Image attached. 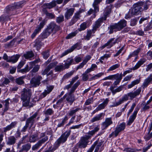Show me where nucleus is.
<instances>
[{
  "mask_svg": "<svg viewBox=\"0 0 152 152\" xmlns=\"http://www.w3.org/2000/svg\"><path fill=\"white\" fill-rule=\"evenodd\" d=\"M109 102V100L108 99H106L102 103L98 105V107H96L97 110L99 111L104 109L107 104Z\"/></svg>",
  "mask_w": 152,
  "mask_h": 152,
  "instance_id": "aec40b11",
  "label": "nucleus"
},
{
  "mask_svg": "<svg viewBox=\"0 0 152 152\" xmlns=\"http://www.w3.org/2000/svg\"><path fill=\"white\" fill-rule=\"evenodd\" d=\"M141 91V88H139L134 92L132 91L127 93L130 98V99H132L137 96L139 95Z\"/></svg>",
  "mask_w": 152,
  "mask_h": 152,
  "instance_id": "2eb2a0df",
  "label": "nucleus"
},
{
  "mask_svg": "<svg viewBox=\"0 0 152 152\" xmlns=\"http://www.w3.org/2000/svg\"><path fill=\"white\" fill-rule=\"evenodd\" d=\"M64 20V17L63 15H61L57 17L56 19V22L58 23H60Z\"/></svg>",
  "mask_w": 152,
  "mask_h": 152,
  "instance_id": "13d9d810",
  "label": "nucleus"
},
{
  "mask_svg": "<svg viewBox=\"0 0 152 152\" xmlns=\"http://www.w3.org/2000/svg\"><path fill=\"white\" fill-rule=\"evenodd\" d=\"M73 61V59L72 58H69L66 60L64 61L65 62L64 66L66 69H68L71 65Z\"/></svg>",
  "mask_w": 152,
  "mask_h": 152,
  "instance_id": "c9c22d12",
  "label": "nucleus"
},
{
  "mask_svg": "<svg viewBox=\"0 0 152 152\" xmlns=\"http://www.w3.org/2000/svg\"><path fill=\"white\" fill-rule=\"evenodd\" d=\"M127 22L126 20L123 19L121 20L118 23L111 26H110L109 33L110 34L112 33L114 31H120L126 25Z\"/></svg>",
  "mask_w": 152,
  "mask_h": 152,
  "instance_id": "7ed1b4c3",
  "label": "nucleus"
},
{
  "mask_svg": "<svg viewBox=\"0 0 152 152\" xmlns=\"http://www.w3.org/2000/svg\"><path fill=\"white\" fill-rule=\"evenodd\" d=\"M37 113H35L33 115L27 119L26 124L28 126L29 124H31L30 127H31L33 125L34 121V118L37 116Z\"/></svg>",
  "mask_w": 152,
  "mask_h": 152,
  "instance_id": "412c9836",
  "label": "nucleus"
},
{
  "mask_svg": "<svg viewBox=\"0 0 152 152\" xmlns=\"http://www.w3.org/2000/svg\"><path fill=\"white\" fill-rule=\"evenodd\" d=\"M121 80L115 81L113 85L110 87V90L111 91L113 95H114L117 92H119L123 89L124 87L123 86H120L115 89H114L115 88L117 87V85L119 84Z\"/></svg>",
  "mask_w": 152,
  "mask_h": 152,
  "instance_id": "39448f33",
  "label": "nucleus"
},
{
  "mask_svg": "<svg viewBox=\"0 0 152 152\" xmlns=\"http://www.w3.org/2000/svg\"><path fill=\"white\" fill-rule=\"evenodd\" d=\"M120 66L118 64H116L110 66L107 70L108 72L112 71L118 68Z\"/></svg>",
  "mask_w": 152,
  "mask_h": 152,
  "instance_id": "864d4df0",
  "label": "nucleus"
},
{
  "mask_svg": "<svg viewBox=\"0 0 152 152\" xmlns=\"http://www.w3.org/2000/svg\"><path fill=\"white\" fill-rule=\"evenodd\" d=\"M56 5V2L53 1L49 3L44 4L43 5V7L45 9L48 8L50 9L55 6Z\"/></svg>",
  "mask_w": 152,
  "mask_h": 152,
  "instance_id": "c85d7f7f",
  "label": "nucleus"
},
{
  "mask_svg": "<svg viewBox=\"0 0 152 152\" xmlns=\"http://www.w3.org/2000/svg\"><path fill=\"white\" fill-rule=\"evenodd\" d=\"M117 39H115L114 38H112L107 42H109V46L110 48L112 47L117 42Z\"/></svg>",
  "mask_w": 152,
  "mask_h": 152,
  "instance_id": "603ef678",
  "label": "nucleus"
},
{
  "mask_svg": "<svg viewBox=\"0 0 152 152\" xmlns=\"http://www.w3.org/2000/svg\"><path fill=\"white\" fill-rule=\"evenodd\" d=\"M104 20L103 17L99 19L96 22L95 24L93 27V28L96 31V29L100 26V23Z\"/></svg>",
  "mask_w": 152,
  "mask_h": 152,
  "instance_id": "f704fd0d",
  "label": "nucleus"
},
{
  "mask_svg": "<svg viewBox=\"0 0 152 152\" xmlns=\"http://www.w3.org/2000/svg\"><path fill=\"white\" fill-rule=\"evenodd\" d=\"M93 102V98L91 97L88 99L87 100H86L85 103V104L86 105H88Z\"/></svg>",
  "mask_w": 152,
  "mask_h": 152,
  "instance_id": "680f3d73",
  "label": "nucleus"
},
{
  "mask_svg": "<svg viewBox=\"0 0 152 152\" xmlns=\"http://www.w3.org/2000/svg\"><path fill=\"white\" fill-rule=\"evenodd\" d=\"M123 77L122 73L120 74L117 73L115 74L109 75L107 77H106L103 79V80H115V81L119 80H121Z\"/></svg>",
  "mask_w": 152,
  "mask_h": 152,
  "instance_id": "0eeeda50",
  "label": "nucleus"
},
{
  "mask_svg": "<svg viewBox=\"0 0 152 152\" xmlns=\"http://www.w3.org/2000/svg\"><path fill=\"white\" fill-rule=\"evenodd\" d=\"M34 56V55L32 51L27 52L23 55V56L26 59L30 58Z\"/></svg>",
  "mask_w": 152,
  "mask_h": 152,
  "instance_id": "ea45409f",
  "label": "nucleus"
},
{
  "mask_svg": "<svg viewBox=\"0 0 152 152\" xmlns=\"http://www.w3.org/2000/svg\"><path fill=\"white\" fill-rule=\"evenodd\" d=\"M140 80L137 79L132 81L131 83L128 85V88H130L132 87L135 85L138 84L140 83Z\"/></svg>",
  "mask_w": 152,
  "mask_h": 152,
  "instance_id": "79ce46f5",
  "label": "nucleus"
},
{
  "mask_svg": "<svg viewBox=\"0 0 152 152\" xmlns=\"http://www.w3.org/2000/svg\"><path fill=\"white\" fill-rule=\"evenodd\" d=\"M52 32L51 30L50 29L48 26L46 30L42 33V37L43 38H47Z\"/></svg>",
  "mask_w": 152,
  "mask_h": 152,
  "instance_id": "4c0bfd02",
  "label": "nucleus"
},
{
  "mask_svg": "<svg viewBox=\"0 0 152 152\" xmlns=\"http://www.w3.org/2000/svg\"><path fill=\"white\" fill-rule=\"evenodd\" d=\"M80 108L79 107H77L75 109L71 110L69 113V115L72 116L75 114L78 111L80 110Z\"/></svg>",
  "mask_w": 152,
  "mask_h": 152,
  "instance_id": "de8ad7c7",
  "label": "nucleus"
},
{
  "mask_svg": "<svg viewBox=\"0 0 152 152\" xmlns=\"http://www.w3.org/2000/svg\"><path fill=\"white\" fill-rule=\"evenodd\" d=\"M16 139L14 136H10L8 137L6 143L8 145H13L16 142Z\"/></svg>",
  "mask_w": 152,
  "mask_h": 152,
  "instance_id": "cd10ccee",
  "label": "nucleus"
},
{
  "mask_svg": "<svg viewBox=\"0 0 152 152\" xmlns=\"http://www.w3.org/2000/svg\"><path fill=\"white\" fill-rule=\"evenodd\" d=\"M42 79V77L39 76L34 77L30 81L31 85L33 87L39 86L40 83V80Z\"/></svg>",
  "mask_w": 152,
  "mask_h": 152,
  "instance_id": "6e6552de",
  "label": "nucleus"
},
{
  "mask_svg": "<svg viewBox=\"0 0 152 152\" xmlns=\"http://www.w3.org/2000/svg\"><path fill=\"white\" fill-rule=\"evenodd\" d=\"M66 99L68 102L70 103L71 104L75 101V98L73 94H68L66 97Z\"/></svg>",
  "mask_w": 152,
  "mask_h": 152,
  "instance_id": "72a5a7b5",
  "label": "nucleus"
},
{
  "mask_svg": "<svg viewBox=\"0 0 152 152\" xmlns=\"http://www.w3.org/2000/svg\"><path fill=\"white\" fill-rule=\"evenodd\" d=\"M77 49H80L79 44L78 43H77L72 46L70 48L67 50L63 53L61 55V56L62 57L69 53L72 52L75 48H77Z\"/></svg>",
  "mask_w": 152,
  "mask_h": 152,
  "instance_id": "ddd939ff",
  "label": "nucleus"
},
{
  "mask_svg": "<svg viewBox=\"0 0 152 152\" xmlns=\"http://www.w3.org/2000/svg\"><path fill=\"white\" fill-rule=\"evenodd\" d=\"M75 11V9L74 8H70L67 10L65 14V18L68 20L69 19L70 17L72 15Z\"/></svg>",
  "mask_w": 152,
  "mask_h": 152,
  "instance_id": "393cba45",
  "label": "nucleus"
},
{
  "mask_svg": "<svg viewBox=\"0 0 152 152\" xmlns=\"http://www.w3.org/2000/svg\"><path fill=\"white\" fill-rule=\"evenodd\" d=\"M42 55L43 58L45 59H47L49 56V54L48 51H45L43 52L42 53Z\"/></svg>",
  "mask_w": 152,
  "mask_h": 152,
  "instance_id": "338daca9",
  "label": "nucleus"
},
{
  "mask_svg": "<svg viewBox=\"0 0 152 152\" xmlns=\"http://www.w3.org/2000/svg\"><path fill=\"white\" fill-rule=\"evenodd\" d=\"M71 131L69 130L66 131L58 138L55 142L53 146H51L50 150L51 152H53L56 149L61 143H63L66 140L67 138L70 134Z\"/></svg>",
  "mask_w": 152,
  "mask_h": 152,
  "instance_id": "f257e3e1",
  "label": "nucleus"
},
{
  "mask_svg": "<svg viewBox=\"0 0 152 152\" xmlns=\"http://www.w3.org/2000/svg\"><path fill=\"white\" fill-rule=\"evenodd\" d=\"M140 49H138L134 51L132 53L130 54L128 57L127 59H128L130 58L132 56H135L137 55L139 53V52L140 51Z\"/></svg>",
  "mask_w": 152,
  "mask_h": 152,
  "instance_id": "6e6d98bb",
  "label": "nucleus"
},
{
  "mask_svg": "<svg viewBox=\"0 0 152 152\" xmlns=\"http://www.w3.org/2000/svg\"><path fill=\"white\" fill-rule=\"evenodd\" d=\"M17 123V122L16 121L12 122L10 124L8 125L6 127L4 128V132H6L7 131H9L13 128L15 127Z\"/></svg>",
  "mask_w": 152,
  "mask_h": 152,
  "instance_id": "bb28decb",
  "label": "nucleus"
},
{
  "mask_svg": "<svg viewBox=\"0 0 152 152\" xmlns=\"http://www.w3.org/2000/svg\"><path fill=\"white\" fill-rule=\"evenodd\" d=\"M66 68L62 65L57 66L55 68V70L57 72H60Z\"/></svg>",
  "mask_w": 152,
  "mask_h": 152,
  "instance_id": "09e8293b",
  "label": "nucleus"
},
{
  "mask_svg": "<svg viewBox=\"0 0 152 152\" xmlns=\"http://www.w3.org/2000/svg\"><path fill=\"white\" fill-rule=\"evenodd\" d=\"M96 31V30L93 28L91 30H88L86 35L85 37V39L87 40H89L92 37L94 36V34Z\"/></svg>",
  "mask_w": 152,
  "mask_h": 152,
  "instance_id": "4be33fe9",
  "label": "nucleus"
},
{
  "mask_svg": "<svg viewBox=\"0 0 152 152\" xmlns=\"http://www.w3.org/2000/svg\"><path fill=\"white\" fill-rule=\"evenodd\" d=\"M104 75V73L103 72H100L99 73L96 75H94V76L92 77L91 78V80H94L96 79H97L98 78L100 77L103 75Z\"/></svg>",
  "mask_w": 152,
  "mask_h": 152,
  "instance_id": "5fc2aeb1",
  "label": "nucleus"
},
{
  "mask_svg": "<svg viewBox=\"0 0 152 152\" xmlns=\"http://www.w3.org/2000/svg\"><path fill=\"white\" fill-rule=\"evenodd\" d=\"M151 137H152V132L151 133H148L144 137V139L145 140L147 141L149 140Z\"/></svg>",
  "mask_w": 152,
  "mask_h": 152,
  "instance_id": "4d7b16f0",
  "label": "nucleus"
},
{
  "mask_svg": "<svg viewBox=\"0 0 152 152\" xmlns=\"http://www.w3.org/2000/svg\"><path fill=\"white\" fill-rule=\"evenodd\" d=\"M121 104V103L120 102L119 100L118 102H115L112 103V104L110 105V107H117L118 105Z\"/></svg>",
  "mask_w": 152,
  "mask_h": 152,
  "instance_id": "0e129e2a",
  "label": "nucleus"
},
{
  "mask_svg": "<svg viewBox=\"0 0 152 152\" xmlns=\"http://www.w3.org/2000/svg\"><path fill=\"white\" fill-rule=\"evenodd\" d=\"M57 64V62H53L50 63L48 66L42 72V74L43 75H45L52 68L54 67Z\"/></svg>",
  "mask_w": 152,
  "mask_h": 152,
  "instance_id": "b1692460",
  "label": "nucleus"
},
{
  "mask_svg": "<svg viewBox=\"0 0 152 152\" xmlns=\"http://www.w3.org/2000/svg\"><path fill=\"white\" fill-rule=\"evenodd\" d=\"M83 76L82 79L84 81H86L88 78V75L84 72L82 75Z\"/></svg>",
  "mask_w": 152,
  "mask_h": 152,
  "instance_id": "e2e57ef3",
  "label": "nucleus"
},
{
  "mask_svg": "<svg viewBox=\"0 0 152 152\" xmlns=\"http://www.w3.org/2000/svg\"><path fill=\"white\" fill-rule=\"evenodd\" d=\"M104 114L102 113L97 115L92 119L91 122V123H93L95 121L99 120L101 119V118L102 116H104Z\"/></svg>",
  "mask_w": 152,
  "mask_h": 152,
  "instance_id": "e433bc0d",
  "label": "nucleus"
},
{
  "mask_svg": "<svg viewBox=\"0 0 152 152\" xmlns=\"http://www.w3.org/2000/svg\"><path fill=\"white\" fill-rule=\"evenodd\" d=\"M53 88V86H49L47 87V90H45L41 95L42 98L45 97L47 94H49Z\"/></svg>",
  "mask_w": 152,
  "mask_h": 152,
  "instance_id": "c756f323",
  "label": "nucleus"
},
{
  "mask_svg": "<svg viewBox=\"0 0 152 152\" xmlns=\"http://www.w3.org/2000/svg\"><path fill=\"white\" fill-rule=\"evenodd\" d=\"M139 110V109H135L133 114L130 116L127 122V125H130L133 122L136 117L137 114Z\"/></svg>",
  "mask_w": 152,
  "mask_h": 152,
  "instance_id": "dca6fc26",
  "label": "nucleus"
},
{
  "mask_svg": "<svg viewBox=\"0 0 152 152\" xmlns=\"http://www.w3.org/2000/svg\"><path fill=\"white\" fill-rule=\"evenodd\" d=\"M99 129V128L96 127L94 128V130L89 131L88 133H86V134L87 135H85L84 137L86 138V139L88 140V139L90 138L96 132L98 131Z\"/></svg>",
  "mask_w": 152,
  "mask_h": 152,
  "instance_id": "a878e982",
  "label": "nucleus"
},
{
  "mask_svg": "<svg viewBox=\"0 0 152 152\" xmlns=\"http://www.w3.org/2000/svg\"><path fill=\"white\" fill-rule=\"evenodd\" d=\"M48 139V137H45L39 140L37 143L32 147V150H35L37 149L43 143L47 141Z\"/></svg>",
  "mask_w": 152,
  "mask_h": 152,
  "instance_id": "4468645a",
  "label": "nucleus"
},
{
  "mask_svg": "<svg viewBox=\"0 0 152 152\" xmlns=\"http://www.w3.org/2000/svg\"><path fill=\"white\" fill-rule=\"evenodd\" d=\"M80 82L79 81H77V82L74 84L73 86L71 88L69 94H72V93L75 91V89L80 84Z\"/></svg>",
  "mask_w": 152,
  "mask_h": 152,
  "instance_id": "58836bf2",
  "label": "nucleus"
},
{
  "mask_svg": "<svg viewBox=\"0 0 152 152\" xmlns=\"http://www.w3.org/2000/svg\"><path fill=\"white\" fill-rule=\"evenodd\" d=\"M142 3H137L133 6V7L129 10V12L125 16V18L127 19L132 17L133 15H137L143 10L142 8L141 7Z\"/></svg>",
  "mask_w": 152,
  "mask_h": 152,
  "instance_id": "f03ea898",
  "label": "nucleus"
},
{
  "mask_svg": "<svg viewBox=\"0 0 152 152\" xmlns=\"http://www.w3.org/2000/svg\"><path fill=\"white\" fill-rule=\"evenodd\" d=\"M31 95V93L30 90L24 88L22 92L21 99L22 100L30 99Z\"/></svg>",
  "mask_w": 152,
  "mask_h": 152,
  "instance_id": "423d86ee",
  "label": "nucleus"
},
{
  "mask_svg": "<svg viewBox=\"0 0 152 152\" xmlns=\"http://www.w3.org/2000/svg\"><path fill=\"white\" fill-rule=\"evenodd\" d=\"M86 23L83 22L82 23L80 26V28H78V30L79 31L85 30L87 28Z\"/></svg>",
  "mask_w": 152,
  "mask_h": 152,
  "instance_id": "3c124183",
  "label": "nucleus"
},
{
  "mask_svg": "<svg viewBox=\"0 0 152 152\" xmlns=\"http://www.w3.org/2000/svg\"><path fill=\"white\" fill-rule=\"evenodd\" d=\"M24 1H22L15 4L7 7L6 8V10L7 13L11 14H14L15 12H12V11H15L16 9H18L22 7V4Z\"/></svg>",
  "mask_w": 152,
  "mask_h": 152,
  "instance_id": "20e7f679",
  "label": "nucleus"
},
{
  "mask_svg": "<svg viewBox=\"0 0 152 152\" xmlns=\"http://www.w3.org/2000/svg\"><path fill=\"white\" fill-rule=\"evenodd\" d=\"M84 12V10H81L77 12L75 14V15L73 17V18L71 20L69 23V25L72 26L78 20L80 19V14Z\"/></svg>",
  "mask_w": 152,
  "mask_h": 152,
  "instance_id": "1a4fd4ad",
  "label": "nucleus"
},
{
  "mask_svg": "<svg viewBox=\"0 0 152 152\" xmlns=\"http://www.w3.org/2000/svg\"><path fill=\"white\" fill-rule=\"evenodd\" d=\"M45 25V21L43 20L42 21V22L40 23L39 25L36 27V29L32 34L31 37L32 38H33L35 37L36 34L40 31L41 28L43 27Z\"/></svg>",
  "mask_w": 152,
  "mask_h": 152,
  "instance_id": "f8f14e48",
  "label": "nucleus"
},
{
  "mask_svg": "<svg viewBox=\"0 0 152 152\" xmlns=\"http://www.w3.org/2000/svg\"><path fill=\"white\" fill-rule=\"evenodd\" d=\"M20 56V55L18 54H16L12 56H9V59L7 60V62L15 63L18 61Z\"/></svg>",
  "mask_w": 152,
  "mask_h": 152,
  "instance_id": "5701e85b",
  "label": "nucleus"
},
{
  "mask_svg": "<svg viewBox=\"0 0 152 152\" xmlns=\"http://www.w3.org/2000/svg\"><path fill=\"white\" fill-rule=\"evenodd\" d=\"M152 83V75L150 74L147 78L145 79L143 83V85L146 87L150 83Z\"/></svg>",
  "mask_w": 152,
  "mask_h": 152,
  "instance_id": "473e14b6",
  "label": "nucleus"
},
{
  "mask_svg": "<svg viewBox=\"0 0 152 152\" xmlns=\"http://www.w3.org/2000/svg\"><path fill=\"white\" fill-rule=\"evenodd\" d=\"M145 61V59H141L138 61L135 66L132 68V69L135 70L138 69L140 66L143 64Z\"/></svg>",
  "mask_w": 152,
  "mask_h": 152,
  "instance_id": "2f4dec72",
  "label": "nucleus"
},
{
  "mask_svg": "<svg viewBox=\"0 0 152 152\" xmlns=\"http://www.w3.org/2000/svg\"><path fill=\"white\" fill-rule=\"evenodd\" d=\"M37 63V62L36 61H34L30 62L29 63L30 66L29 67L28 65H26V66L24 68L20 70V72L22 73L26 72H28L32 68L33 66L35 64Z\"/></svg>",
  "mask_w": 152,
  "mask_h": 152,
  "instance_id": "f3484780",
  "label": "nucleus"
},
{
  "mask_svg": "<svg viewBox=\"0 0 152 152\" xmlns=\"http://www.w3.org/2000/svg\"><path fill=\"white\" fill-rule=\"evenodd\" d=\"M38 138L37 134H35L31 135L29 138V141L31 142H34L37 140Z\"/></svg>",
  "mask_w": 152,
  "mask_h": 152,
  "instance_id": "49530a36",
  "label": "nucleus"
},
{
  "mask_svg": "<svg viewBox=\"0 0 152 152\" xmlns=\"http://www.w3.org/2000/svg\"><path fill=\"white\" fill-rule=\"evenodd\" d=\"M125 128V124L123 123L117 126L115 129L114 132H113L111 135H115V137H116L119 133L121 131L123 130Z\"/></svg>",
  "mask_w": 152,
  "mask_h": 152,
  "instance_id": "9d476101",
  "label": "nucleus"
},
{
  "mask_svg": "<svg viewBox=\"0 0 152 152\" xmlns=\"http://www.w3.org/2000/svg\"><path fill=\"white\" fill-rule=\"evenodd\" d=\"M53 112V111L51 109H48L46 110L45 114L47 115H51Z\"/></svg>",
  "mask_w": 152,
  "mask_h": 152,
  "instance_id": "69168bd1",
  "label": "nucleus"
},
{
  "mask_svg": "<svg viewBox=\"0 0 152 152\" xmlns=\"http://www.w3.org/2000/svg\"><path fill=\"white\" fill-rule=\"evenodd\" d=\"M23 77H21L19 78H17L15 80V82L18 85H21L24 84V82L23 80L24 78Z\"/></svg>",
  "mask_w": 152,
  "mask_h": 152,
  "instance_id": "a18cd8bd",
  "label": "nucleus"
},
{
  "mask_svg": "<svg viewBox=\"0 0 152 152\" xmlns=\"http://www.w3.org/2000/svg\"><path fill=\"white\" fill-rule=\"evenodd\" d=\"M50 29L51 30L52 32L56 33V31L60 29V27L53 22L51 23L48 26Z\"/></svg>",
  "mask_w": 152,
  "mask_h": 152,
  "instance_id": "a211bd4d",
  "label": "nucleus"
},
{
  "mask_svg": "<svg viewBox=\"0 0 152 152\" xmlns=\"http://www.w3.org/2000/svg\"><path fill=\"white\" fill-rule=\"evenodd\" d=\"M111 12V10L110 8L107 7L105 8L104 14V17L103 18L104 20H106L107 16Z\"/></svg>",
  "mask_w": 152,
  "mask_h": 152,
  "instance_id": "37998d69",
  "label": "nucleus"
},
{
  "mask_svg": "<svg viewBox=\"0 0 152 152\" xmlns=\"http://www.w3.org/2000/svg\"><path fill=\"white\" fill-rule=\"evenodd\" d=\"M152 70V63H151L146 66V72H148L149 71H151Z\"/></svg>",
  "mask_w": 152,
  "mask_h": 152,
  "instance_id": "774afa93",
  "label": "nucleus"
},
{
  "mask_svg": "<svg viewBox=\"0 0 152 152\" xmlns=\"http://www.w3.org/2000/svg\"><path fill=\"white\" fill-rule=\"evenodd\" d=\"M113 123L111 118H107L105 119V121L102 123V125L104 129H105Z\"/></svg>",
  "mask_w": 152,
  "mask_h": 152,
  "instance_id": "6ab92c4d",
  "label": "nucleus"
},
{
  "mask_svg": "<svg viewBox=\"0 0 152 152\" xmlns=\"http://www.w3.org/2000/svg\"><path fill=\"white\" fill-rule=\"evenodd\" d=\"M23 101V105L24 107H27L29 105L30 99H26Z\"/></svg>",
  "mask_w": 152,
  "mask_h": 152,
  "instance_id": "052dcab7",
  "label": "nucleus"
},
{
  "mask_svg": "<svg viewBox=\"0 0 152 152\" xmlns=\"http://www.w3.org/2000/svg\"><path fill=\"white\" fill-rule=\"evenodd\" d=\"M31 147L30 144H27L22 146V148L19 151V152H22L23 151H28Z\"/></svg>",
  "mask_w": 152,
  "mask_h": 152,
  "instance_id": "a19ab883",
  "label": "nucleus"
},
{
  "mask_svg": "<svg viewBox=\"0 0 152 152\" xmlns=\"http://www.w3.org/2000/svg\"><path fill=\"white\" fill-rule=\"evenodd\" d=\"M78 33V31L76 30L75 31L72 32L69 34L66 37V38L67 39H70L73 37L75 36Z\"/></svg>",
  "mask_w": 152,
  "mask_h": 152,
  "instance_id": "c03bdc74",
  "label": "nucleus"
},
{
  "mask_svg": "<svg viewBox=\"0 0 152 152\" xmlns=\"http://www.w3.org/2000/svg\"><path fill=\"white\" fill-rule=\"evenodd\" d=\"M102 143L101 141H100L99 140H97L92 145L94 146V148L95 146H96L94 152H98L99 151L100 147L102 145Z\"/></svg>",
  "mask_w": 152,
  "mask_h": 152,
  "instance_id": "7c9ffc66",
  "label": "nucleus"
},
{
  "mask_svg": "<svg viewBox=\"0 0 152 152\" xmlns=\"http://www.w3.org/2000/svg\"><path fill=\"white\" fill-rule=\"evenodd\" d=\"M129 96L128 94H125L119 100L121 104L124 102L127 101L128 99Z\"/></svg>",
  "mask_w": 152,
  "mask_h": 152,
  "instance_id": "8fccbe9b",
  "label": "nucleus"
},
{
  "mask_svg": "<svg viewBox=\"0 0 152 152\" xmlns=\"http://www.w3.org/2000/svg\"><path fill=\"white\" fill-rule=\"evenodd\" d=\"M88 140L86 139L84 137H82L79 142L77 144V146L79 148H85L86 147L88 143Z\"/></svg>",
  "mask_w": 152,
  "mask_h": 152,
  "instance_id": "9b49d317",
  "label": "nucleus"
},
{
  "mask_svg": "<svg viewBox=\"0 0 152 152\" xmlns=\"http://www.w3.org/2000/svg\"><path fill=\"white\" fill-rule=\"evenodd\" d=\"M65 96L64 95L63 97L61 98L57 101L56 103L57 107H60L61 104L63 102V101L65 98Z\"/></svg>",
  "mask_w": 152,
  "mask_h": 152,
  "instance_id": "bf43d9fd",
  "label": "nucleus"
}]
</instances>
